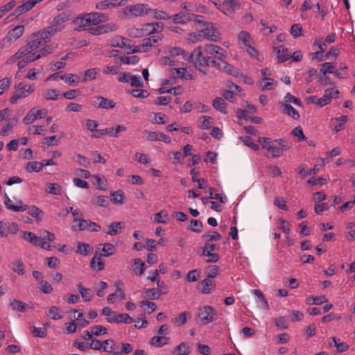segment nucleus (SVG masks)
<instances>
[{"label": "nucleus", "mask_w": 355, "mask_h": 355, "mask_svg": "<svg viewBox=\"0 0 355 355\" xmlns=\"http://www.w3.org/2000/svg\"><path fill=\"white\" fill-rule=\"evenodd\" d=\"M43 211L36 206H32L28 210V214L36 219L37 221L40 222L42 220V214Z\"/></svg>", "instance_id": "37998d69"}, {"label": "nucleus", "mask_w": 355, "mask_h": 355, "mask_svg": "<svg viewBox=\"0 0 355 355\" xmlns=\"http://www.w3.org/2000/svg\"><path fill=\"white\" fill-rule=\"evenodd\" d=\"M203 37L214 42H218L221 40L220 32L214 28L212 23L204 24Z\"/></svg>", "instance_id": "6e6552de"}, {"label": "nucleus", "mask_w": 355, "mask_h": 355, "mask_svg": "<svg viewBox=\"0 0 355 355\" xmlns=\"http://www.w3.org/2000/svg\"><path fill=\"white\" fill-rule=\"evenodd\" d=\"M50 41L51 37H46V33L44 32L38 31L37 33H35L31 35L28 43L33 51H35L50 42Z\"/></svg>", "instance_id": "39448f33"}, {"label": "nucleus", "mask_w": 355, "mask_h": 355, "mask_svg": "<svg viewBox=\"0 0 355 355\" xmlns=\"http://www.w3.org/2000/svg\"><path fill=\"white\" fill-rule=\"evenodd\" d=\"M92 203L101 207H106L108 201L106 196H99L92 200Z\"/></svg>", "instance_id": "338daca9"}, {"label": "nucleus", "mask_w": 355, "mask_h": 355, "mask_svg": "<svg viewBox=\"0 0 355 355\" xmlns=\"http://www.w3.org/2000/svg\"><path fill=\"white\" fill-rule=\"evenodd\" d=\"M151 9L148 8V5L144 3H137L132 6H128L123 8V13L125 17H137L144 15L148 14Z\"/></svg>", "instance_id": "20e7f679"}, {"label": "nucleus", "mask_w": 355, "mask_h": 355, "mask_svg": "<svg viewBox=\"0 0 355 355\" xmlns=\"http://www.w3.org/2000/svg\"><path fill=\"white\" fill-rule=\"evenodd\" d=\"M175 351L178 352V355H188L190 354V347L185 343H180L176 348Z\"/></svg>", "instance_id": "6e6d98bb"}, {"label": "nucleus", "mask_w": 355, "mask_h": 355, "mask_svg": "<svg viewBox=\"0 0 355 355\" xmlns=\"http://www.w3.org/2000/svg\"><path fill=\"white\" fill-rule=\"evenodd\" d=\"M123 228V222H113L109 225L107 234L111 236H116L119 234Z\"/></svg>", "instance_id": "4be33fe9"}, {"label": "nucleus", "mask_w": 355, "mask_h": 355, "mask_svg": "<svg viewBox=\"0 0 355 355\" xmlns=\"http://www.w3.org/2000/svg\"><path fill=\"white\" fill-rule=\"evenodd\" d=\"M191 318V313L189 311H184L181 313L180 315H178L177 317L172 318L171 321L173 322L175 325L180 327L183 324H184L188 319H190Z\"/></svg>", "instance_id": "5701e85b"}, {"label": "nucleus", "mask_w": 355, "mask_h": 355, "mask_svg": "<svg viewBox=\"0 0 355 355\" xmlns=\"http://www.w3.org/2000/svg\"><path fill=\"white\" fill-rule=\"evenodd\" d=\"M34 91V85H28L24 83H19L15 86V92L10 99V102L12 104H15L19 101V99L27 97Z\"/></svg>", "instance_id": "f03ea898"}, {"label": "nucleus", "mask_w": 355, "mask_h": 355, "mask_svg": "<svg viewBox=\"0 0 355 355\" xmlns=\"http://www.w3.org/2000/svg\"><path fill=\"white\" fill-rule=\"evenodd\" d=\"M60 79L64 80L69 85H73L76 82L80 80V77L76 74L70 73L67 76H61Z\"/></svg>", "instance_id": "09e8293b"}, {"label": "nucleus", "mask_w": 355, "mask_h": 355, "mask_svg": "<svg viewBox=\"0 0 355 355\" xmlns=\"http://www.w3.org/2000/svg\"><path fill=\"white\" fill-rule=\"evenodd\" d=\"M5 198H6L5 205L6 206V207L10 210L17 211V212H20V211H24L28 209V205H23V202L21 200L17 201V205H11L10 203L11 202V200L7 196L6 193L5 194Z\"/></svg>", "instance_id": "a211bd4d"}, {"label": "nucleus", "mask_w": 355, "mask_h": 355, "mask_svg": "<svg viewBox=\"0 0 355 355\" xmlns=\"http://www.w3.org/2000/svg\"><path fill=\"white\" fill-rule=\"evenodd\" d=\"M119 60L121 64H136L139 62V58L137 55H132V56H121L119 58Z\"/></svg>", "instance_id": "13d9d810"}, {"label": "nucleus", "mask_w": 355, "mask_h": 355, "mask_svg": "<svg viewBox=\"0 0 355 355\" xmlns=\"http://www.w3.org/2000/svg\"><path fill=\"white\" fill-rule=\"evenodd\" d=\"M135 268L134 272L136 274L141 275L144 270L145 263L141 261V259H134Z\"/></svg>", "instance_id": "864d4df0"}, {"label": "nucleus", "mask_w": 355, "mask_h": 355, "mask_svg": "<svg viewBox=\"0 0 355 355\" xmlns=\"http://www.w3.org/2000/svg\"><path fill=\"white\" fill-rule=\"evenodd\" d=\"M117 29L116 24L114 22L107 23L98 26L96 27L90 28L89 33L94 35H99L101 34H105L110 32L115 31Z\"/></svg>", "instance_id": "9d476101"}, {"label": "nucleus", "mask_w": 355, "mask_h": 355, "mask_svg": "<svg viewBox=\"0 0 355 355\" xmlns=\"http://www.w3.org/2000/svg\"><path fill=\"white\" fill-rule=\"evenodd\" d=\"M23 239L37 246H39L43 241L41 236H37L35 234L31 232H24L23 233Z\"/></svg>", "instance_id": "aec40b11"}, {"label": "nucleus", "mask_w": 355, "mask_h": 355, "mask_svg": "<svg viewBox=\"0 0 355 355\" xmlns=\"http://www.w3.org/2000/svg\"><path fill=\"white\" fill-rule=\"evenodd\" d=\"M133 350L132 346L129 343H123L121 351L119 352H113L112 355H123V354H130Z\"/></svg>", "instance_id": "774afa93"}, {"label": "nucleus", "mask_w": 355, "mask_h": 355, "mask_svg": "<svg viewBox=\"0 0 355 355\" xmlns=\"http://www.w3.org/2000/svg\"><path fill=\"white\" fill-rule=\"evenodd\" d=\"M347 116H341L340 117L334 119V130L336 132L343 130L345 128V124L347 121Z\"/></svg>", "instance_id": "7c9ffc66"}, {"label": "nucleus", "mask_w": 355, "mask_h": 355, "mask_svg": "<svg viewBox=\"0 0 355 355\" xmlns=\"http://www.w3.org/2000/svg\"><path fill=\"white\" fill-rule=\"evenodd\" d=\"M24 32V26L23 25H18L8 31V34L4 37L3 41H7V42L11 43L21 37Z\"/></svg>", "instance_id": "f8f14e48"}, {"label": "nucleus", "mask_w": 355, "mask_h": 355, "mask_svg": "<svg viewBox=\"0 0 355 355\" xmlns=\"http://www.w3.org/2000/svg\"><path fill=\"white\" fill-rule=\"evenodd\" d=\"M335 67L331 62H324L322 64V68L320 70V73L323 76H325L327 73H334Z\"/></svg>", "instance_id": "603ef678"}, {"label": "nucleus", "mask_w": 355, "mask_h": 355, "mask_svg": "<svg viewBox=\"0 0 355 355\" xmlns=\"http://www.w3.org/2000/svg\"><path fill=\"white\" fill-rule=\"evenodd\" d=\"M220 71L237 78L239 76H243V73L241 72V71L233 65L227 63L225 61V59L224 60L223 62L221 63Z\"/></svg>", "instance_id": "dca6fc26"}, {"label": "nucleus", "mask_w": 355, "mask_h": 355, "mask_svg": "<svg viewBox=\"0 0 355 355\" xmlns=\"http://www.w3.org/2000/svg\"><path fill=\"white\" fill-rule=\"evenodd\" d=\"M26 171L28 173H32L33 171L35 172H40L42 171V164L41 162L35 161V162H28L25 168Z\"/></svg>", "instance_id": "72a5a7b5"}, {"label": "nucleus", "mask_w": 355, "mask_h": 355, "mask_svg": "<svg viewBox=\"0 0 355 355\" xmlns=\"http://www.w3.org/2000/svg\"><path fill=\"white\" fill-rule=\"evenodd\" d=\"M198 286V289L200 290L202 293L209 294L215 289L216 285L212 279L207 277L199 282Z\"/></svg>", "instance_id": "f3484780"}, {"label": "nucleus", "mask_w": 355, "mask_h": 355, "mask_svg": "<svg viewBox=\"0 0 355 355\" xmlns=\"http://www.w3.org/2000/svg\"><path fill=\"white\" fill-rule=\"evenodd\" d=\"M91 267L92 269L97 271H101L104 269L105 264L101 261V257L97 255V253L94 256L91 261Z\"/></svg>", "instance_id": "2f4dec72"}, {"label": "nucleus", "mask_w": 355, "mask_h": 355, "mask_svg": "<svg viewBox=\"0 0 355 355\" xmlns=\"http://www.w3.org/2000/svg\"><path fill=\"white\" fill-rule=\"evenodd\" d=\"M143 293L146 295V297L150 300L158 299L160 297V293H159L155 288H145L143 291Z\"/></svg>", "instance_id": "4d7b16f0"}, {"label": "nucleus", "mask_w": 355, "mask_h": 355, "mask_svg": "<svg viewBox=\"0 0 355 355\" xmlns=\"http://www.w3.org/2000/svg\"><path fill=\"white\" fill-rule=\"evenodd\" d=\"M282 107L284 114L290 116L294 119H298L300 118V114L297 110L290 104L282 103Z\"/></svg>", "instance_id": "393cba45"}, {"label": "nucleus", "mask_w": 355, "mask_h": 355, "mask_svg": "<svg viewBox=\"0 0 355 355\" xmlns=\"http://www.w3.org/2000/svg\"><path fill=\"white\" fill-rule=\"evenodd\" d=\"M97 72H98V69H96V68H92V69L86 70L84 72V76H83V78L81 81L83 83H86L89 80H95L96 78Z\"/></svg>", "instance_id": "c9c22d12"}, {"label": "nucleus", "mask_w": 355, "mask_h": 355, "mask_svg": "<svg viewBox=\"0 0 355 355\" xmlns=\"http://www.w3.org/2000/svg\"><path fill=\"white\" fill-rule=\"evenodd\" d=\"M186 70L187 69L185 68H178V69L173 68L172 69V73L175 76H178L182 79H183V78H184L186 80L191 79V75L185 76Z\"/></svg>", "instance_id": "5fc2aeb1"}, {"label": "nucleus", "mask_w": 355, "mask_h": 355, "mask_svg": "<svg viewBox=\"0 0 355 355\" xmlns=\"http://www.w3.org/2000/svg\"><path fill=\"white\" fill-rule=\"evenodd\" d=\"M170 17L174 23L185 24L189 21V14L186 12H179L170 16Z\"/></svg>", "instance_id": "c756f323"}, {"label": "nucleus", "mask_w": 355, "mask_h": 355, "mask_svg": "<svg viewBox=\"0 0 355 355\" xmlns=\"http://www.w3.org/2000/svg\"><path fill=\"white\" fill-rule=\"evenodd\" d=\"M95 98L96 101L94 105L96 107L108 110L113 109L116 106V103L112 100L106 98L101 96H97Z\"/></svg>", "instance_id": "2eb2a0df"}, {"label": "nucleus", "mask_w": 355, "mask_h": 355, "mask_svg": "<svg viewBox=\"0 0 355 355\" xmlns=\"http://www.w3.org/2000/svg\"><path fill=\"white\" fill-rule=\"evenodd\" d=\"M241 140L248 147L257 151L259 149V146L254 144L252 138L249 136L240 137Z\"/></svg>", "instance_id": "680f3d73"}, {"label": "nucleus", "mask_w": 355, "mask_h": 355, "mask_svg": "<svg viewBox=\"0 0 355 355\" xmlns=\"http://www.w3.org/2000/svg\"><path fill=\"white\" fill-rule=\"evenodd\" d=\"M239 4L236 0H225L223 3L218 4V9L225 15L232 12Z\"/></svg>", "instance_id": "4468645a"}, {"label": "nucleus", "mask_w": 355, "mask_h": 355, "mask_svg": "<svg viewBox=\"0 0 355 355\" xmlns=\"http://www.w3.org/2000/svg\"><path fill=\"white\" fill-rule=\"evenodd\" d=\"M91 246L88 243H78L76 252L82 255H87L91 252Z\"/></svg>", "instance_id": "ea45409f"}, {"label": "nucleus", "mask_w": 355, "mask_h": 355, "mask_svg": "<svg viewBox=\"0 0 355 355\" xmlns=\"http://www.w3.org/2000/svg\"><path fill=\"white\" fill-rule=\"evenodd\" d=\"M202 49L203 55L205 56H224L225 51L220 46L215 44H206Z\"/></svg>", "instance_id": "9b49d317"}, {"label": "nucleus", "mask_w": 355, "mask_h": 355, "mask_svg": "<svg viewBox=\"0 0 355 355\" xmlns=\"http://www.w3.org/2000/svg\"><path fill=\"white\" fill-rule=\"evenodd\" d=\"M170 338L165 336H154L151 338L150 343L152 346L161 347L169 343Z\"/></svg>", "instance_id": "cd10ccee"}, {"label": "nucleus", "mask_w": 355, "mask_h": 355, "mask_svg": "<svg viewBox=\"0 0 355 355\" xmlns=\"http://www.w3.org/2000/svg\"><path fill=\"white\" fill-rule=\"evenodd\" d=\"M168 220V215L164 210H162L155 214V221L157 223L166 224Z\"/></svg>", "instance_id": "a19ab883"}, {"label": "nucleus", "mask_w": 355, "mask_h": 355, "mask_svg": "<svg viewBox=\"0 0 355 355\" xmlns=\"http://www.w3.org/2000/svg\"><path fill=\"white\" fill-rule=\"evenodd\" d=\"M48 315L53 320H59L62 318V316L60 314L59 308L55 306H53L50 308Z\"/></svg>", "instance_id": "bf43d9fd"}, {"label": "nucleus", "mask_w": 355, "mask_h": 355, "mask_svg": "<svg viewBox=\"0 0 355 355\" xmlns=\"http://www.w3.org/2000/svg\"><path fill=\"white\" fill-rule=\"evenodd\" d=\"M213 119L211 116H202L200 119V127L203 130H208L211 127Z\"/></svg>", "instance_id": "49530a36"}, {"label": "nucleus", "mask_w": 355, "mask_h": 355, "mask_svg": "<svg viewBox=\"0 0 355 355\" xmlns=\"http://www.w3.org/2000/svg\"><path fill=\"white\" fill-rule=\"evenodd\" d=\"M18 120L16 118H11L8 120V123L3 125L0 131V135H5L11 128L17 125Z\"/></svg>", "instance_id": "58836bf2"}, {"label": "nucleus", "mask_w": 355, "mask_h": 355, "mask_svg": "<svg viewBox=\"0 0 355 355\" xmlns=\"http://www.w3.org/2000/svg\"><path fill=\"white\" fill-rule=\"evenodd\" d=\"M68 19V17L66 14L61 13L57 15L55 17H54L51 24H52V25H55L54 27L57 28H60V31H62L64 28V26L62 25V24L65 22Z\"/></svg>", "instance_id": "c85d7f7f"}, {"label": "nucleus", "mask_w": 355, "mask_h": 355, "mask_svg": "<svg viewBox=\"0 0 355 355\" xmlns=\"http://www.w3.org/2000/svg\"><path fill=\"white\" fill-rule=\"evenodd\" d=\"M238 38L241 48L245 49V51L252 56H256L257 55V50L250 44L251 37L248 32H240Z\"/></svg>", "instance_id": "0eeeda50"}, {"label": "nucleus", "mask_w": 355, "mask_h": 355, "mask_svg": "<svg viewBox=\"0 0 355 355\" xmlns=\"http://www.w3.org/2000/svg\"><path fill=\"white\" fill-rule=\"evenodd\" d=\"M132 322V318L128 313H117L116 319L114 321V323H125L130 324Z\"/></svg>", "instance_id": "a18cd8bd"}, {"label": "nucleus", "mask_w": 355, "mask_h": 355, "mask_svg": "<svg viewBox=\"0 0 355 355\" xmlns=\"http://www.w3.org/2000/svg\"><path fill=\"white\" fill-rule=\"evenodd\" d=\"M108 19V16L104 13L94 12L85 14V16L80 19L82 21L84 20L86 21V24L83 25V26H85L87 25L89 26L91 24L98 25L101 23L107 21ZM82 26H80V28Z\"/></svg>", "instance_id": "423d86ee"}, {"label": "nucleus", "mask_w": 355, "mask_h": 355, "mask_svg": "<svg viewBox=\"0 0 355 355\" xmlns=\"http://www.w3.org/2000/svg\"><path fill=\"white\" fill-rule=\"evenodd\" d=\"M78 288L82 298L85 302H89L92 300L94 295L92 293L91 289L84 287L81 282L78 284Z\"/></svg>", "instance_id": "bb28decb"}, {"label": "nucleus", "mask_w": 355, "mask_h": 355, "mask_svg": "<svg viewBox=\"0 0 355 355\" xmlns=\"http://www.w3.org/2000/svg\"><path fill=\"white\" fill-rule=\"evenodd\" d=\"M273 143L277 144L283 151L287 150L291 148V144L285 139H277L273 141Z\"/></svg>", "instance_id": "e2e57ef3"}, {"label": "nucleus", "mask_w": 355, "mask_h": 355, "mask_svg": "<svg viewBox=\"0 0 355 355\" xmlns=\"http://www.w3.org/2000/svg\"><path fill=\"white\" fill-rule=\"evenodd\" d=\"M126 0H104L96 4L97 10H106L122 6Z\"/></svg>", "instance_id": "ddd939ff"}, {"label": "nucleus", "mask_w": 355, "mask_h": 355, "mask_svg": "<svg viewBox=\"0 0 355 355\" xmlns=\"http://www.w3.org/2000/svg\"><path fill=\"white\" fill-rule=\"evenodd\" d=\"M275 49L279 63L284 62L291 58V55L288 52V49L283 45H279V46L276 47Z\"/></svg>", "instance_id": "6ab92c4d"}, {"label": "nucleus", "mask_w": 355, "mask_h": 355, "mask_svg": "<svg viewBox=\"0 0 355 355\" xmlns=\"http://www.w3.org/2000/svg\"><path fill=\"white\" fill-rule=\"evenodd\" d=\"M237 116L239 119H243L246 121H250L253 123L259 124L261 123L263 119L259 116H249L246 114V110L243 109H239L236 112Z\"/></svg>", "instance_id": "412c9836"}, {"label": "nucleus", "mask_w": 355, "mask_h": 355, "mask_svg": "<svg viewBox=\"0 0 355 355\" xmlns=\"http://www.w3.org/2000/svg\"><path fill=\"white\" fill-rule=\"evenodd\" d=\"M111 200L114 204H123L124 192L122 190H117L111 194Z\"/></svg>", "instance_id": "f704fd0d"}, {"label": "nucleus", "mask_w": 355, "mask_h": 355, "mask_svg": "<svg viewBox=\"0 0 355 355\" xmlns=\"http://www.w3.org/2000/svg\"><path fill=\"white\" fill-rule=\"evenodd\" d=\"M267 150L270 153L273 157H278L281 156L284 153L280 147L278 146H274V144L269 145Z\"/></svg>", "instance_id": "052dcab7"}, {"label": "nucleus", "mask_w": 355, "mask_h": 355, "mask_svg": "<svg viewBox=\"0 0 355 355\" xmlns=\"http://www.w3.org/2000/svg\"><path fill=\"white\" fill-rule=\"evenodd\" d=\"M212 105L216 110L220 111L221 113L227 114L226 108L227 104L225 102V99L220 97H217L213 100Z\"/></svg>", "instance_id": "a878e982"}, {"label": "nucleus", "mask_w": 355, "mask_h": 355, "mask_svg": "<svg viewBox=\"0 0 355 355\" xmlns=\"http://www.w3.org/2000/svg\"><path fill=\"white\" fill-rule=\"evenodd\" d=\"M115 252L116 248L113 244L105 243L103 244L101 255L104 257H109L114 254Z\"/></svg>", "instance_id": "4c0bfd02"}, {"label": "nucleus", "mask_w": 355, "mask_h": 355, "mask_svg": "<svg viewBox=\"0 0 355 355\" xmlns=\"http://www.w3.org/2000/svg\"><path fill=\"white\" fill-rule=\"evenodd\" d=\"M48 190L47 192L53 195H58L60 194V187L57 183H47L46 184Z\"/></svg>", "instance_id": "69168bd1"}, {"label": "nucleus", "mask_w": 355, "mask_h": 355, "mask_svg": "<svg viewBox=\"0 0 355 355\" xmlns=\"http://www.w3.org/2000/svg\"><path fill=\"white\" fill-rule=\"evenodd\" d=\"M10 306L15 311L24 312L26 310V305L21 301L14 300L10 303Z\"/></svg>", "instance_id": "de8ad7c7"}, {"label": "nucleus", "mask_w": 355, "mask_h": 355, "mask_svg": "<svg viewBox=\"0 0 355 355\" xmlns=\"http://www.w3.org/2000/svg\"><path fill=\"white\" fill-rule=\"evenodd\" d=\"M60 91L55 89H49L44 94L46 100H56L58 98Z\"/></svg>", "instance_id": "8fccbe9b"}, {"label": "nucleus", "mask_w": 355, "mask_h": 355, "mask_svg": "<svg viewBox=\"0 0 355 355\" xmlns=\"http://www.w3.org/2000/svg\"><path fill=\"white\" fill-rule=\"evenodd\" d=\"M126 40H127L123 37L115 36L109 40V44L112 46L123 48L127 46Z\"/></svg>", "instance_id": "473e14b6"}, {"label": "nucleus", "mask_w": 355, "mask_h": 355, "mask_svg": "<svg viewBox=\"0 0 355 355\" xmlns=\"http://www.w3.org/2000/svg\"><path fill=\"white\" fill-rule=\"evenodd\" d=\"M37 119L35 108L31 109L23 119L24 124L28 125L33 123Z\"/></svg>", "instance_id": "3c124183"}, {"label": "nucleus", "mask_w": 355, "mask_h": 355, "mask_svg": "<svg viewBox=\"0 0 355 355\" xmlns=\"http://www.w3.org/2000/svg\"><path fill=\"white\" fill-rule=\"evenodd\" d=\"M102 313L107 317V320L109 322H114L115 320L116 319L117 313L116 311H112L111 309L108 306H105L102 309Z\"/></svg>", "instance_id": "e433bc0d"}, {"label": "nucleus", "mask_w": 355, "mask_h": 355, "mask_svg": "<svg viewBox=\"0 0 355 355\" xmlns=\"http://www.w3.org/2000/svg\"><path fill=\"white\" fill-rule=\"evenodd\" d=\"M226 56H205L203 55L202 46L195 48L191 54H186L184 59L191 61L195 65V67L205 76L207 73V67L212 66L217 69L220 70L221 63L223 62Z\"/></svg>", "instance_id": "f257e3e1"}, {"label": "nucleus", "mask_w": 355, "mask_h": 355, "mask_svg": "<svg viewBox=\"0 0 355 355\" xmlns=\"http://www.w3.org/2000/svg\"><path fill=\"white\" fill-rule=\"evenodd\" d=\"M291 134L297 137L299 141L306 140V137L304 135L302 128L300 126L295 127L292 131Z\"/></svg>", "instance_id": "0e129e2a"}, {"label": "nucleus", "mask_w": 355, "mask_h": 355, "mask_svg": "<svg viewBox=\"0 0 355 355\" xmlns=\"http://www.w3.org/2000/svg\"><path fill=\"white\" fill-rule=\"evenodd\" d=\"M209 191V198L218 200L222 203H225L227 201V198L223 193H214L215 189L210 187Z\"/></svg>", "instance_id": "c03bdc74"}, {"label": "nucleus", "mask_w": 355, "mask_h": 355, "mask_svg": "<svg viewBox=\"0 0 355 355\" xmlns=\"http://www.w3.org/2000/svg\"><path fill=\"white\" fill-rule=\"evenodd\" d=\"M163 37L164 35L162 34H157L143 39L141 46L144 49V52H148L153 47L158 46Z\"/></svg>", "instance_id": "1a4fd4ad"}, {"label": "nucleus", "mask_w": 355, "mask_h": 355, "mask_svg": "<svg viewBox=\"0 0 355 355\" xmlns=\"http://www.w3.org/2000/svg\"><path fill=\"white\" fill-rule=\"evenodd\" d=\"M216 310L211 306H205L198 310L197 322L202 324H207L216 320Z\"/></svg>", "instance_id": "7ed1b4c3"}, {"label": "nucleus", "mask_w": 355, "mask_h": 355, "mask_svg": "<svg viewBox=\"0 0 355 355\" xmlns=\"http://www.w3.org/2000/svg\"><path fill=\"white\" fill-rule=\"evenodd\" d=\"M12 270L19 275L25 273L24 263L21 260L17 259L12 262Z\"/></svg>", "instance_id": "79ce46f5"}, {"label": "nucleus", "mask_w": 355, "mask_h": 355, "mask_svg": "<svg viewBox=\"0 0 355 355\" xmlns=\"http://www.w3.org/2000/svg\"><path fill=\"white\" fill-rule=\"evenodd\" d=\"M58 47V44L55 42H52L49 44L44 45L43 47H41L39 51H37L38 54H40V58L46 57L48 55L52 53Z\"/></svg>", "instance_id": "b1692460"}]
</instances>
